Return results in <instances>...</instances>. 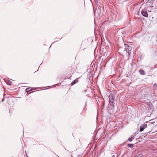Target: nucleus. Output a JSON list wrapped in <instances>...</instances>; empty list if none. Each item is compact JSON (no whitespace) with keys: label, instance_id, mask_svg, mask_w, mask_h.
<instances>
[{"label":"nucleus","instance_id":"1","mask_svg":"<svg viewBox=\"0 0 157 157\" xmlns=\"http://www.w3.org/2000/svg\"><path fill=\"white\" fill-rule=\"evenodd\" d=\"M125 49L126 52L129 55L131 53V52L132 50L131 47L127 45H125Z\"/></svg>","mask_w":157,"mask_h":157},{"label":"nucleus","instance_id":"2","mask_svg":"<svg viewBox=\"0 0 157 157\" xmlns=\"http://www.w3.org/2000/svg\"><path fill=\"white\" fill-rule=\"evenodd\" d=\"M109 103L111 105H112V104H113L114 103L115 101V96L114 97L113 95L110 96L109 98Z\"/></svg>","mask_w":157,"mask_h":157},{"label":"nucleus","instance_id":"3","mask_svg":"<svg viewBox=\"0 0 157 157\" xmlns=\"http://www.w3.org/2000/svg\"><path fill=\"white\" fill-rule=\"evenodd\" d=\"M147 127V124L144 123L142 125L140 128V132H142L143 130L145 129Z\"/></svg>","mask_w":157,"mask_h":157},{"label":"nucleus","instance_id":"4","mask_svg":"<svg viewBox=\"0 0 157 157\" xmlns=\"http://www.w3.org/2000/svg\"><path fill=\"white\" fill-rule=\"evenodd\" d=\"M141 14L142 15L146 17H147L148 16L147 12L144 10H143L141 12Z\"/></svg>","mask_w":157,"mask_h":157},{"label":"nucleus","instance_id":"5","mask_svg":"<svg viewBox=\"0 0 157 157\" xmlns=\"http://www.w3.org/2000/svg\"><path fill=\"white\" fill-rule=\"evenodd\" d=\"M139 73L141 75H145V73L144 71L143 70H142L141 69L139 70Z\"/></svg>","mask_w":157,"mask_h":157},{"label":"nucleus","instance_id":"6","mask_svg":"<svg viewBox=\"0 0 157 157\" xmlns=\"http://www.w3.org/2000/svg\"><path fill=\"white\" fill-rule=\"evenodd\" d=\"M78 82V80L77 79H75L71 83L72 85H74Z\"/></svg>","mask_w":157,"mask_h":157},{"label":"nucleus","instance_id":"7","mask_svg":"<svg viewBox=\"0 0 157 157\" xmlns=\"http://www.w3.org/2000/svg\"><path fill=\"white\" fill-rule=\"evenodd\" d=\"M143 155L142 154H140L136 155L135 157H141Z\"/></svg>","mask_w":157,"mask_h":157},{"label":"nucleus","instance_id":"8","mask_svg":"<svg viewBox=\"0 0 157 157\" xmlns=\"http://www.w3.org/2000/svg\"><path fill=\"white\" fill-rule=\"evenodd\" d=\"M30 88H26V91L27 92H28L29 91H30L31 90V89Z\"/></svg>","mask_w":157,"mask_h":157},{"label":"nucleus","instance_id":"9","mask_svg":"<svg viewBox=\"0 0 157 157\" xmlns=\"http://www.w3.org/2000/svg\"><path fill=\"white\" fill-rule=\"evenodd\" d=\"M128 146L131 148H132L134 147V144H131L128 145Z\"/></svg>","mask_w":157,"mask_h":157},{"label":"nucleus","instance_id":"10","mask_svg":"<svg viewBox=\"0 0 157 157\" xmlns=\"http://www.w3.org/2000/svg\"><path fill=\"white\" fill-rule=\"evenodd\" d=\"M152 0H147V2L149 3H151Z\"/></svg>","mask_w":157,"mask_h":157},{"label":"nucleus","instance_id":"11","mask_svg":"<svg viewBox=\"0 0 157 157\" xmlns=\"http://www.w3.org/2000/svg\"><path fill=\"white\" fill-rule=\"evenodd\" d=\"M128 140L130 141H132V137L129 138L128 139Z\"/></svg>","mask_w":157,"mask_h":157},{"label":"nucleus","instance_id":"12","mask_svg":"<svg viewBox=\"0 0 157 157\" xmlns=\"http://www.w3.org/2000/svg\"><path fill=\"white\" fill-rule=\"evenodd\" d=\"M8 82L9 83V85H11L12 84V82L11 81H9Z\"/></svg>","mask_w":157,"mask_h":157},{"label":"nucleus","instance_id":"13","mask_svg":"<svg viewBox=\"0 0 157 157\" xmlns=\"http://www.w3.org/2000/svg\"><path fill=\"white\" fill-rule=\"evenodd\" d=\"M157 86V84H154V86Z\"/></svg>","mask_w":157,"mask_h":157},{"label":"nucleus","instance_id":"14","mask_svg":"<svg viewBox=\"0 0 157 157\" xmlns=\"http://www.w3.org/2000/svg\"><path fill=\"white\" fill-rule=\"evenodd\" d=\"M4 100V98H3V99L2 100V101H3Z\"/></svg>","mask_w":157,"mask_h":157}]
</instances>
